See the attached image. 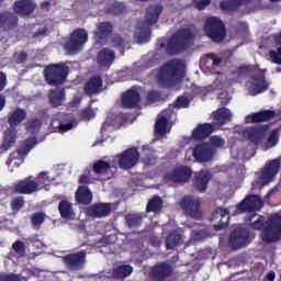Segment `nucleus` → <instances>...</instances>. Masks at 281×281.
I'll return each instance as SVG.
<instances>
[{"label":"nucleus","instance_id":"nucleus-42","mask_svg":"<svg viewBox=\"0 0 281 281\" xmlns=\"http://www.w3.org/2000/svg\"><path fill=\"white\" fill-rule=\"evenodd\" d=\"M178 245H183V237L177 232L170 233L166 240V247H177Z\"/></svg>","mask_w":281,"mask_h":281},{"label":"nucleus","instance_id":"nucleus-14","mask_svg":"<svg viewBox=\"0 0 281 281\" xmlns=\"http://www.w3.org/2000/svg\"><path fill=\"white\" fill-rule=\"evenodd\" d=\"M180 205L189 216H192L193 218H199V216H201V200H199V198L187 195L182 199Z\"/></svg>","mask_w":281,"mask_h":281},{"label":"nucleus","instance_id":"nucleus-49","mask_svg":"<svg viewBox=\"0 0 281 281\" xmlns=\"http://www.w3.org/2000/svg\"><path fill=\"white\" fill-rule=\"evenodd\" d=\"M205 238V232L203 231H192L191 233V243H199Z\"/></svg>","mask_w":281,"mask_h":281},{"label":"nucleus","instance_id":"nucleus-13","mask_svg":"<svg viewBox=\"0 0 281 281\" xmlns=\"http://www.w3.org/2000/svg\"><path fill=\"white\" fill-rule=\"evenodd\" d=\"M195 159L196 161L203 162V161H212V157L214 156V151L210 147V145H198L192 150H187L186 153V159L190 161V159Z\"/></svg>","mask_w":281,"mask_h":281},{"label":"nucleus","instance_id":"nucleus-8","mask_svg":"<svg viewBox=\"0 0 281 281\" xmlns=\"http://www.w3.org/2000/svg\"><path fill=\"white\" fill-rule=\"evenodd\" d=\"M34 146H36V139L31 138L30 140H26L19 150L10 155L7 160V166L10 168L11 172L14 168H19V166L23 164V157H25Z\"/></svg>","mask_w":281,"mask_h":281},{"label":"nucleus","instance_id":"nucleus-50","mask_svg":"<svg viewBox=\"0 0 281 281\" xmlns=\"http://www.w3.org/2000/svg\"><path fill=\"white\" fill-rule=\"evenodd\" d=\"M0 281H21L20 276L15 273H2Z\"/></svg>","mask_w":281,"mask_h":281},{"label":"nucleus","instance_id":"nucleus-41","mask_svg":"<svg viewBox=\"0 0 281 281\" xmlns=\"http://www.w3.org/2000/svg\"><path fill=\"white\" fill-rule=\"evenodd\" d=\"M92 214L97 218L108 216V214H111V206L109 204H97L92 207Z\"/></svg>","mask_w":281,"mask_h":281},{"label":"nucleus","instance_id":"nucleus-36","mask_svg":"<svg viewBox=\"0 0 281 281\" xmlns=\"http://www.w3.org/2000/svg\"><path fill=\"white\" fill-rule=\"evenodd\" d=\"M113 32V26L109 22H102L97 25L95 38L101 42L102 38H106L109 34Z\"/></svg>","mask_w":281,"mask_h":281},{"label":"nucleus","instance_id":"nucleus-38","mask_svg":"<svg viewBox=\"0 0 281 281\" xmlns=\"http://www.w3.org/2000/svg\"><path fill=\"white\" fill-rule=\"evenodd\" d=\"M249 1L250 0H224L221 2V9L234 12V10H238L240 5H245L246 3H249Z\"/></svg>","mask_w":281,"mask_h":281},{"label":"nucleus","instance_id":"nucleus-15","mask_svg":"<svg viewBox=\"0 0 281 281\" xmlns=\"http://www.w3.org/2000/svg\"><path fill=\"white\" fill-rule=\"evenodd\" d=\"M263 205L262 199L258 195L247 196L239 205L236 207V214L243 212H258Z\"/></svg>","mask_w":281,"mask_h":281},{"label":"nucleus","instance_id":"nucleus-43","mask_svg":"<svg viewBox=\"0 0 281 281\" xmlns=\"http://www.w3.org/2000/svg\"><path fill=\"white\" fill-rule=\"evenodd\" d=\"M161 205H164L161 198L155 196L148 202L147 212H159V210H161Z\"/></svg>","mask_w":281,"mask_h":281},{"label":"nucleus","instance_id":"nucleus-31","mask_svg":"<svg viewBox=\"0 0 281 281\" xmlns=\"http://www.w3.org/2000/svg\"><path fill=\"white\" fill-rule=\"evenodd\" d=\"M58 210L61 218H65L66 221H71L76 217V213H74V207L68 201H60Z\"/></svg>","mask_w":281,"mask_h":281},{"label":"nucleus","instance_id":"nucleus-7","mask_svg":"<svg viewBox=\"0 0 281 281\" xmlns=\"http://www.w3.org/2000/svg\"><path fill=\"white\" fill-rule=\"evenodd\" d=\"M205 32L209 38L221 43L225 38V24L218 18H209L205 22Z\"/></svg>","mask_w":281,"mask_h":281},{"label":"nucleus","instance_id":"nucleus-21","mask_svg":"<svg viewBox=\"0 0 281 281\" xmlns=\"http://www.w3.org/2000/svg\"><path fill=\"white\" fill-rule=\"evenodd\" d=\"M36 10V3L34 0H19L14 3V12L20 14V16H27Z\"/></svg>","mask_w":281,"mask_h":281},{"label":"nucleus","instance_id":"nucleus-46","mask_svg":"<svg viewBox=\"0 0 281 281\" xmlns=\"http://www.w3.org/2000/svg\"><path fill=\"white\" fill-rule=\"evenodd\" d=\"M126 223L128 227H137L142 223V216L138 214H128L126 215Z\"/></svg>","mask_w":281,"mask_h":281},{"label":"nucleus","instance_id":"nucleus-4","mask_svg":"<svg viewBox=\"0 0 281 281\" xmlns=\"http://www.w3.org/2000/svg\"><path fill=\"white\" fill-rule=\"evenodd\" d=\"M194 41V32L192 29H184L178 31L167 43V52L169 54H177L186 47H190Z\"/></svg>","mask_w":281,"mask_h":281},{"label":"nucleus","instance_id":"nucleus-60","mask_svg":"<svg viewBox=\"0 0 281 281\" xmlns=\"http://www.w3.org/2000/svg\"><path fill=\"white\" fill-rule=\"evenodd\" d=\"M5 85H8V79H5V75L0 72V91L5 89Z\"/></svg>","mask_w":281,"mask_h":281},{"label":"nucleus","instance_id":"nucleus-19","mask_svg":"<svg viewBox=\"0 0 281 281\" xmlns=\"http://www.w3.org/2000/svg\"><path fill=\"white\" fill-rule=\"evenodd\" d=\"M192 177V169L188 167H178L167 175V181L172 183H186Z\"/></svg>","mask_w":281,"mask_h":281},{"label":"nucleus","instance_id":"nucleus-26","mask_svg":"<svg viewBox=\"0 0 281 281\" xmlns=\"http://www.w3.org/2000/svg\"><path fill=\"white\" fill-rule=\"evenodd\" d=\"M139 92L128 90L123 94V109H135L139 104Z\"/></svg>","mask_w":281,"mask_h":281},{"label":"nucleus","instance_id":"nucleus-56","mask_svg":"<svg viewBox=\"0 0 281 281\" xmlns=\"http://www.w3.org/2000/svg\"><path fill=\"white\" fill-rule=\"evenodd\" d=\"M25 201L22 200V198L14 199L11 203L13 210H21L23 207Z\"/></svg>","mask_w":281,"mask_h":281},{"label":"nucleus","instance_id":"nucleus-3","mask_svg":"<svg viewBox=\"0 0 281 281\" xmlns=\"http://www.w3.org/2000/svg\"><path fill=\"white\" fill-rule=\"evenodd\" d=\"M164 11L160 4L149 7L146 12L145 23L137 24L135 40L137 43H148L150 41V25H155L159 20V14Z\"/></svg>","mask_w":281,"mask_h":281},{"label":"nucleus","instance_id":"nucleus-64","mask_svg":"<svg viewBox=\"0 0 281 281\" xmlns=\"http://www.w3.org/2000/svg\"><path fill=\"white\" fill-rule=\"evenodd\" d=\"M266 279H267L268 281H274V280H276V272H272V271H271V272H268Z\"/></svg>","mask_w":281,"mask_h":281},{"label":"nucleus","instance_id":"nucleus-55","mask_svg":"<svg viewBox=\"0 0 281 281\" xmlns=\"http://www.w3.org/2000/svg\"><path fill=\"white\" fill-rule=\"evenodd\" d=\"M157 100H159V92L150 91L147 95L148 104H153L154 102H157Z\"/></svg>","mask_w":281,"mask_h":281},{"label":"nucleus","instance_id":"nucleus-47","mask_svg":"<svg viewBox=\"0 0 281 281\" xmlns=\"http://www.w3.org/2000/svg\"><path fill=\"white\" fill-rule=\"evenodd\" d=\"M189 104H190V99H188L187 97H179L175 102L176 109H187Z\"/></svg>","mask_w":281,"mask_h":281},{"label":"nucleus","instance_id":"nucleus-37","mask_svg":"<svg viewBox=\"0 0 281 281\" xmlns=\"http://www.w3.org/2000/svg\"><path fill=\"white\" fill-rule=\"evenodd\" d=\"M277 49L270 50V60L276 65H281V33L274 36Z\"/></svg>","mask_w":281,"mask_h":281},{"label":"nucleus","instance_id":"nucleus-61","mask_svg":"<svg viewBox=\"0 0 281 281\" xmlns=\"http://www.w3.org/2000/svg\"><path fill=\"white\" fill-rule=\"evenodd\" d=\"M38 177H43L41 179V181H46V183H43V188H45V186H49V183H52V179L49 178V176H47V173L42 172L38 175Z\"/></svg>","mask_w":281,"mask_h":281},{"label":"nucleus","instance_id":"nucleus-39","mask_svg":"<svg viewBox=\"0 0 281 281\" xmlns=\"http://www.w3.org/2000/svg\"><path fill=\"white\" fill-rule=\"evenodd\" d=\"M49 100L53 106H60L65 102V90L50 91Z\"/></svg>","mask_w":281,"mask_h":281},{"label":"nucleus","instance_id":"nucleus-30","mask_svg":"<svg viewBox=\"0 0 281 281\" xmlns=\"http://www.w3.org/2000/svg\"><path fill=\"white\" fill-rule=\"evenodd\" d=\"M212 131H214V125L210 123H204L198 125L195 130H193L192 138L193 139H203L207 137Z\"/></svg>","mask_w":281,"mask_h":281},{"label":"nucleus","instance_id":"nucleus-20","mask_svg":"<svg viewBox=\"0 0 281 281\" xmlns=\"http://www.w3.org/2000/svg\"><path fill=\"white\" fill-rule=\"evenodd\" d=\"M227 216H229V210L221 207L216 209L211 217V223H215L214 229H223L229 222V217Z\"/></svg>","mask_w":281,"mask_h":281},{"label":"nucleus","instance_id":"nucleus-32","mask_svg":"<svg viewBox=\"0 0 281 281\" xmlns=\"http://www.w3.org/2000/svg\"><path fill=\"white\" fill-rule=\"evenodd\" d=\"M213 120L223 126V124H227V122H232V112L226 108L218 109L216 112L213 113Z\"/></svg>","mask_w":281,"mask_h":281},{"label":"nucleus","instance_id":"nucleus-16","mask_svg":"<svg viewBox=\"0 0 281 281\" xmlns=\"http://www.w3.org/2000/svg\"><path fill=\"white\" fill-rule=\"evenodd\" d=\"M246 87L250 95H258V93H265L269 89V82L265 80V76H257L248 80Z\"/></svg>","mask_w":281,"mask_h":281},{"label":"nucleus","instance_id":"nucleus-35","mask_svg":"<svg viewBox=\"0 0 281 281\" xmlns=\"http://www.w3.org/2000/svg\"><path fill=\"white\" fill-rule=\"evenodd\" d=\"M15 143H16V128L10 127L7 131H4L2 148H4V150H8L11 146H14Z\"/></svg>","mask_w":281,"mask_h":281},{"label":"nucleus","instance_id":"nucleus-22","mask_svg":"<svg viewBox=\"0 0 281 281\" xmlns=\"http://www.w3.org/2000/svg\"><path fill=\"white\" fill-rule=\"evenodd\" d=\"M268 128L269 127L267 125H257L255 127H249L246 130V135H248L251 142L258 144L259 142H262V139H265V135H267Z\"/></svg>","mask_w":281,"mask_h":281},{"label":"nucleus","instance_id":"nucleus-12","mask_svg":"<svg viewBox=\"0 0 281 281\" xmlns=\"http://www.w3.org/2000/svg\"><path fill=\"white\" fill-rule=\"evenodd\" d=\"M44 176L37 177V182L26 178L24 180L19 181L15 184V192L19 194H34V192H38V190H43V183H47V181H42Z\"/></svg>","mask_w":281,"mask_h":281},{"label":"nucleus","instance_id":"nucleus-5","mask_svg":"<svg viewBox=\"0 0 281 281\" xmlns=\"http://www.w3.org/2000/svg\"><path fill=\"white\" fill-rule=\"evenodd\" d=\"M45 78L47 85L50 87H56L57 85H63L65 82V78L69 74V68L65 65H53L48 66L45 70Z\"/></svg>","mask_w":281,"mask_h":281},{"label":"nucleus","instance_id":"nucleus-54","mask_svg":"<svg viewBox=\"0 0 281 281\" xmlns=\"http://www.w3.org/2000/svg\"><path fill=\"white\" fill-rule=\"evenodd\" d=\"M91 181H93V178H91V171H86L79 178V183H91Z\"/></svg>","mask_w":281,"mask_h":281},{"label":"nucleus","instance_id":"nucleus-58","mask_svg":"<svg viewBox=\"0 0 281 281\" xmlns=\"http://www.w3.org/2000/svg\"><path fill=\"white\" fill-rule=\"evenodd\" d=\"M198 10H205L210 5V0H195Z\"/></svg>","mask_w":281,"mask_h":281},{"label":"nucleus","instance_id":"nucleus-51","mask_svg":"<svg viewBox=\"0 0 281 281\" xmlns=\"http://www.w3.org/2000/svg\"><path fill=\"white\" fill-rule=\"evenodd\" d=\"M207 65H212L213 67H218L221 65V58H218L216 55L211 54L206 57Z\"/></svg>","mask_w":281,"mask_h":281},{"label":"nucleus","instance_id":"nucleus-52","mask_svg":"<svg viewBox=\"0 0 281 281\" xmlns=\"http://www.w3.org/2000/svg\"><path fill=\"white\" fill-rule=\"evenodd\" d=\"M45 222V214L44 213H35L32 216V224L33 225H42Z\"/></svg>","mask_w":281,"mask_h":281},{"label":"nucleus","instance_id":"nucleus-62","mask_svg":"<svg viewBox=\"0 0 281 281\" xmlns=\"http://www.w3.org/2000/svg\"><path fill=\"white\" fill-rule=\"evenodd\" d=\"M26 59H27V54H25V53H20V54L18 55V61H19V63H25Z\"/></svg>","mask_w":281,"mask_h":281},{"label":"nucleus","instance_id":"nucleus-63","mask_svg":"<svg viewBox=\"0 0 281 281\" xmlns=\"http://www.w3.org/2000/svg\"><path fill=\"white\" fill-rule=\"evenodd\" d=\"M5 106V97L3 94H0V111H3Z\"/></svg>","mask_w":281,"mask_h":281},{"label":"nucleus","instance_id":"nucleus-11","mask_svg":"<svg viewBox=\"0 0 281 281\" xmlns=\"http://www.w3.org/2000/svg\"><path fill=\"white\" fill-rule=\"evenodd\" d=\"M173 274V267L167 262L153 266L149 271L150 281H170Z\"/></svg>","mask_w":281,"mask_h":281},{"label":"nucleus","instance_id":"nucleus-28","mask_svg":"<svg viewBox=\"0 0 281 281\" xmlns=\"http://www.w3.org/2000/svg\"><path fill=\"white\" fill-rule=\"evenodd\" d=\"M212 179L210 171L203 170L198 173L194 180V188L199 190V192H205L207 190V182Z\"/></svg>","mask_w":281,"mask_h":281},{"label":"nucleus","instance_id":"nucleus-48","mask_svg":"<svg viewBox=\"0 0 281 281\" xmlns=\"http://www.w3.org/2000/svg\"><path fill=\"white\" fill-rule=\"evenodd\" d=\"M106 124H109L110 126H122V116L117 115L114 116V121H111V116H109L102 127V131H104Z\"/></svg>","mask_w":281,"mask_h":281},{"label":"nucleus","instance_id":"nucleus-1","mask_svg":"<svg viewBox=\"0 0 281 281\" xmlns=\"http://www.w3.org/2000/svg\"><path fill=\"white\" fill-rule=\"evenodd\" d=\"M249 225L252 229H262L261 239L263 243H276L281 238V216L272 215L265 223L262 215L252 214L249 217Z\"/></svg>","mask_w":281,"mask_h":281},{"label":"nucleus","instance_id":"nucleus-33","mask_svg":"<svg viewBox=\"0 0 281 281\" xmlns=\"http://www.w3.org/2000/svg\"><path fill=\"white\" fill-rule=\"evenodd\" d=\"M85 91L88 93V95H93V93H99V91H102V79L100 77L90 79L86 83Z\"/></svg>","mask_w":281,"mask_h":281},{"label":"nucleus","instance_id":"nucleus-10","mask_svg":"<svg viewBox=\"0 0 281 281\" xmlns=\"http://www.w3.org/2000/svg\"><path fill=\"white\" fill-rule=\"evenodd\" d=\"M278 172H280V158H276L265 165L259 173V183H261V186L271 183V181L278 177Z\"/></svg>","mask_w":281,"mask_h":281},{"label":"nucleus","instance_id":"nucleus-44","mask_svg":"<svg viewBox=\"0 0 281 281\" xmlns=\"http://www.w3.org/2000/svg\"><path fill=\"white\" fill-rule=\"evenodd\" d=\"M278 135H279L278 130H273L270 133V136L268 137V142L263 144V150H269V148H273V146L278 144Z\"/></svg>","mask_w":281,"mask_h":281},{"label":"nucleus","instance_id":"nucleus-9","mask_svg":"<svg viewBox=\"0 0 281 281\" xmlns=\"http://www.w3.org/2000/svg\"><path fill=\"white\" fill-rule=\"evenodd\" d=\"M86 258V250L68 254L61 257L63 262L68 271H81L82 269H85Z\"/></svg>","mask_w":281,"mask_h":281},{"label":"nucleus","instance_id":"nucleus-17","mask_svg":"<svg viewBox=\"0 0 281 281\" xmlns=\"http://www.w3.org/2000/svg\"><path fill=\"white\" fill-rule=\"evenodd\" d=\"M139 159V153H137V149L130 148L125 150L121 157L117 158V164L120 168H123L127 170L128 168H133L135 164H137Z\"/></svg>","mask_w":281,"mask_h":281},{"label":"nucleus","instance_id":"nucleus-29","mask_svg":"<svg viewBox=\"0 0 281 281\" xmlns=\"http://www.w3.org/2000/svg\"><path fill=\"white\" fill-rule=\"evenodd\" d=\"M76 201L82 203L83 205H89L93 201V193L89 190V187L82 186L76 192Z\"/></svg>","mask_w":281,"mask_h":281},{"label":"nucleus","instance_id":"nucleus-23","mask_svg":"<svg viewBox=\"0 0 281 281\" xmlns=\"http://www.w3.org/2000/svg\"><path fill=\"white\" fill-rule=\"evenodd\" d=\"M276 117V112L273 111H261L258 113H252L245 117L246 124H256L258 122H269V120H273Z\"/></svg>","mask_w":281,"mask_h":281},{"label":"nucleus","instance_id":"nucleus-53","mask_svg":"<svg viewBox=\"0 0 281 281\" xmlns=\"http://www.w3.org/2000/svg\"><path fill=\"white\" fill-rule=\"evenodd\" d=\"M224 145H225V140L220 136L211 137V146H213L214 148H221Z\"/></svg>","mask_w":281,"mask_h":281},{"label":"nucleus","instance_id":"nucleus-57","mask_svg":"<svg viewBox=\"0 0 281 281\" xmlns=\"http://www.w3.org/2000/svg\"><path fill=\"white\" fill-rule=\"evenodd\" d=\"M74 128V123H60L58 126L59 133H67V131H71Z\"/></svg>","mask_w":281,"mask_h":281},{"label":"nucleus","instance_id":"nucleus-34","mask_svg":"<svg viewBox=\"0 0 281 281\" xmlns=\"http://www.w3.org/2000/svg\"><path fill=\"white\" fill-rule=\"evenodd\" d=\"M133 272V267L130 265L117 266L113 269L112 277L116 280L128 278Z\"/></svg>","mask_w":281,"mask_h":281},{"label":"nucleus","instance_id":"nucleus-59","mask_svg":"<svg viewBox=\"0 0 281 281\" xmlns=\"http://www.w3.org/2000/svg\"><path fill=\"white\" fill-rule=\"evenodd\" d=\"M82 115L86 117V120H92V117H95V112H93L91 109H88L83 111Z\"/></svg>","mask_w":281,"mask_h":281},{"label":"nucleus","instance_id":"nucleus-45","mask_svg":"<svg viewBox=\"0 0 281 281\" xmlns=\"http://www.w3.org/2000/svg\"><path fill=\"white\" fill-rule=\"evenodd\" d=\"M40 128H41V122L36 119L30 120L26 123L27 133H31V135H34V133H38Z\"/></svg>","mask_w":281,"mask_h":281},{"label":"nucleus","instance_id":"nucleus-18","mask_svg":"<svg viewBox=\"0 0 281 281\" xmlns=\"http://www.w3.org/2000/svg\"><path fill=\"white\" fill-rule=\"evenodd\" d=\"M228 243L231 247H241L249 245V232L243 226H238L229 236Z\"/></svg>","mask_w":281,"mask_h":281},{"label":"nucleus","instance_id":"nucleus-24","mask_svg":"<svg viewBox=\"0 0 281 281\" xmlns=\"http://www.w3.org/2000/svg\"><path fill=\"white\" fill-rule=\"evenodd\" d=\"M113 60H115V53L108 48L101 49L97 57V63L100 67H106V69L113 65Z\"/></svg>","mask_w":281,"mask_h":281},{"label":"nucleus","instance_id":"nucleus-40","mask_svg":"<svg viewBox=\"0 0 281 281\" xmlns=\"http://www.w3.org/2000/svg\"><path fill=\"white\" fill-rule=\"evenodd\" d=\"M113 166H115V162L113 160L110 162L104 160H97L93 165V172H95L97 175H102Z\"/></svg>","mask_w":281,"mask_h":281},{"label":"nucleus","instance_id":"nucleus-25","mask_svg":"<svg viewBox=\"0 0 281 281\" xmlns=\"http://www.w3.org/2000/svg\"><path fill=\"white\" fill-rule=\"evenodd\" d=\"M27 117V113L23 109H15L8 114V122L11 128H16L23 120Z\"/></svg>","mask_w":281,"mask_h":281},{"label":"nucleus","instance_id":"nucleus-6","mask_svg":"<svg viewBox=\"0 0 281 281\" xmlns=\"http://www.w3.org/2000/svg\"><path fill=\"white\" fill-rule=\"evenodd\" d=\"M87 41H89V33L85 29H78L71 33L70 40L65 45V49L69 54H78Z\"/></svg>","mask_w":281,"mask_h":281},{"label":"nucleus","instance_id":"nucleus-2","mask_svg":"<svg viewBox=\"0 0 281 281\" xmlns=\"http://www.w3.org/2000/svg\"><path fill=\"white\" fill-rule=\"evenodd\" d=\"M157 82L165 85V87H172L177 82H181L186 78V64L179 59H172L167 63L160 70H155Z\"/></svg>","mask_w":281,"mask_h":281},{"label":"nucleus","instance_id":"nucleus-27","mask_svg":"<svg viewBox=\"0 0 281 281\" xmlns=\"http://www.w3.org/2000/svg\"><path fill=\"white\" fill-rule=\"evenodd\" d=\"M171 111H164L156 121L155 131L156 135H166L168 133V115H170Z\"/></svg>","mask_w":281,"mask_h":281}]
</instances>
